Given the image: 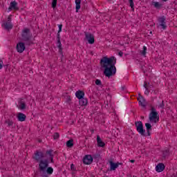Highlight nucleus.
I'll return each instance as SVG.
<instances>
[{
    "mask_svg": "<svg viewBox=\"0 0 177 177\" xmlns=\"http://www.w3.org/2000/svg\"><path fill=\"white\" fill-rule=\"evenodd\" d=\"M165 169V165L163 163H159L156 167V172H162Z\"/></svg>",
    "mask_w": 177,
    "mask_h": 177,
    "instance_id": "f8f14e48",
    "label": "nucleus"
},
{
    "mask_svg": "<svg viewBox=\"0 0 177 177\" xmlns=\"http://www.w3.org/2000/svg\"><path fill=\"white\" fill-rule=\"evenodd\" d=\"M5 124H7L8 127H13V121L10 120H6Z\"/></svg>",
    "mask_w": 177,
    "mask_h": 177,
    "instance_id": "a878e982",
    "label": "nucleus"
},
{
    "mask_svg": "<svg viewBox=\"0 0 177 177\" xmlns=\"http://www.w3.org/2000/svg\"><path fill=\"white\" fill-rule=\"evenodd\" d=\"M147 132L148 133V136H150V130H147Z\"/></svg>",
    "mask_w": 177,
    "mask_h": 177,
    "instance_id": "a19ab883",
    "label": "nucleus"
},
{
    "mask_svg": "<svg viewBox=\"0 0 177 177\" xmlns=\"http://www.w3.org/2000/svg\"><path fill=\"white\" fill-rule=\"evenodd\" d=\"M142 70H143V71H144V73H145V68H143V66H142Z\"/></svg>",
    "mask_w": 177,
    "mask_h": 177,
    "instance_id": "49530a36",
    "label": "nucleus"
},
{
    "mask_svg": "<svg viewBox=\"0 0 177 177\" xmlns=\"http://www.w3.org/2000/svg\"><path fill=\"white\" fill-rule=\"evenodd\" d=\"M150 93V91H149V89L146 90L145 95H149Z\"/></svg>",
    "mask_w": 177,
    "mask_h": 177,
    "instance_id": "ea45409f",
    "label": "nucleus"
},
{
    "mask_svg": "<svg viewBox=\"0 0 177 177\" xmlns=\"http://www.w3.org/2000/svg\"><path fill=\"white\" fill-rule=\"evenodd\" d=\"M115 63H117V59L115 57H103L100 60V65L104 70V75L105 77H112V75H115L117 73V68H115Z\"/></svg>",
    "mask_w": 177,
    "mask_h": 177,
    "instance_id": "f257e3e1",
    "label": "nucleus"
},
{
    "mask_svg": "<svg viewBox=\"0 0 177 177\" xmlns=\"http://www.w3.org/2000/svg\"><path fill=\"white\" fill-rule=\"evenodd\" d=\"M5 30H12L13 28V25L12 24V22H6L3 24Z\"/></svg>",
    "mask_w": 177,
    "mask_h": 177,
    "instance_id": "a211bd4d",
    "label": "nucleus"
},
{
    "mask_svg": "<svg viewBox=\"0 0 177 177\" xmlns=\"http://www.w3.org/2000/svg\"><path fill=\"white\" fill-rule=\"evenodd\" d=\"M71 169L72 171H75V166L74 165V164L71 165Z\"/></svg>",
    "mask_w": 177,
    "mask_h": 177,
    "instance_id": "e433bc0d",
    "label": "nucleus"
},
{
    "mask_svg": "<svg viewBox=\"0 0 177 177\" xmlns=\"http://www.w3.org/2000/svg\"><path fill=\"white\" fill-rule=\"evenodd\" d=\"M79 103L80 106H86L88 104V100L83 97V98L79 100Z\"/></svg>",
    "mask_w": 177,
    "mask_h": 177,
    "instance_id": "aec40b11",
    "label": "nucleus"
},
{
    "mask_svg": "<svg viewBox=\"0 0 177 177\" xmlns=\"http://www.w3.org/2000/svg\"><path fill=\"white\" fill-rule=\"evenodd\" d=\"M76 12H78L81 9V0H75Z\"/></svg>",
    "mask_w": 177,
    "mask_h": 177,
    "instance_id": "5701e85b",
    "label": "nucleus"
},
{
    "mask_svg": "<svg viewBox=\"0 0 177 177\" xmlns=\"http://www.w3.org/2000/svg\"><path fill=\"white\" fill-rule=\"evenodd\" d=\"M146 50H147V48L146 46L143 47V50L140 51L141 55H142V56H146Z\"/></svg>",
    "mask_w": 177,
    "mask_h": 177,
    "instance_id": "cd10ccee",
    "label": "nucleus"
},
{
    "mask_svg": "<svg viewBox=\"0 0 177 177\" xmlns=\"http://www.w3.org/2000/svg\"><path fill=\"white\" fill-rule=\"evenodd\" d=\"M26 102L20 100L19 101V106H18V109H19V110H26Z\"/></svg>",
    "mask_w": 177,
    "mask_h": 177,
    "instance_id": "412c9836",
    "label": "nucleus"
},
{
    "mask_svg": "<svg viewBox=\"0 0 177 177\" xmlns=\"http://www.w3.org/2000/svg\"><path fill=\"white\" fill-rule=\"evenodd\" d=\"M145 127L147 128V131H150L151 129V124L150 123H146Z\"/></svg>",
    "mask_w": 177,
    "mask_h": 177,
    "instance_id": "7c9ffc66",
    "label": "nucleus"
},
{
    "mask_svg": "<svg viewBox=\"0 0 177 177\" xmlns=\"http://www.w3.org/2000/svg\"><path fill=\"white\" fill-rule=\"evenodd\" d=\"M57 44H58L57 48H59V52L60 55L63 56V48H62V41H60V34H57Z\"/></svg>",
    "mask_w": 177,
    "mask_h": 177,
    "instance_id": "9d476101",
    "label": "nucleus"
},
{
    "mask_svg": "<svg viewBox=\"0 0 177 177\" xmlns=\"http://www.w3.org/2000/svg\"><path fill=\"white\" fill-rule=\"evenodd\" d=\"M9 10H12V9H14V10H19V8L17 7V2L16 1H12L10 3Z\"/></svg>",
    "mask_w": 177,
    "mask_h": 177,
    "instance_id": "2eb2a0df",
    "label": "nucleus"
},
{
    "mask_svg": "<svg viewBox=\"0 0 177 177\" xmlns=\"http://www.w3.org/2000/svg\"><path fill=\"white\" fill-rule=\"evenodd\" d=\"M17 118L18 119V121L23 122L24 121H26V118H27V116H26L24 113H18Z\"/></svg>",
    "mask_w": 177,
    "mask_h": 177,
    "instance_id": "ddd939ff",
    "label": "nucleus"
},
{
    "mask_svg": "<svg viewBox=\"0 0 177 177\" xmlns=\"http://www.w3.org/2000/svg\"><path fill=\"white\" fill-rule=\"evenodd\" d=\"M153 6L156 8V9H161V6H162V4L157 2V1H153Z\"/></svg>",
    "mask_w": 177,
    "mask_h": 177,
    "instance_id": "b1692460",
    "label": "nucleus"
},
{
    "mask_svg": "<svg viewBox=\"0 0 177 177\" xmlns=\"http://www.w3.org/2000/svg\"><path fill=\"white\" fill-rule=\"evenodd\" d=\"M130 162H135V160H131Z\"/></svg>",
    "mask_w": 177,
    "mask_h": 177,
    "instance_id": "a18cd8bd",
    "label": "nucleus"
},
{
    "mask_svg": "<svg viewBox=\"0 0 177 177\" xmlns=\"http://www.w3.org/2000/svg\"><path fill=\"white\" fill-rule=\"evenodd\" d=\"M63 27V25L60 24L59 25V30L57 34H60L62 32V28Z\"/></svg>",
    "mask_w": 177,
    "mask_h": 177,
    "instance_id": "72a5a7b5",
    "label": "nucleus"
},
{
    "mask_svg": "<svg viewBox=\"0 0 177 177\" xmlns=\"http://www.w3.org/2000/svg\"><path fill=\"white\" fill-rule=\"evenodd\" d=\"M53 138L55 140H56V139H57L58 138H60V135L59 134V133H55L53 135Z\"/></svg>",
    "mask_w": 177,
    "mask_h": 177,
    "instance_id": "2f4dec72",
    "label": "nucleus"
},
{
    "mask_svg": "<svg viewBox=\"0 0 177 177\" xmlns=\"http://www.w3.org/2000/svg\"><path fill=\"white\" fill-rule=\"evenodd\" d=\"M84 35L88 44H90L91 45H93V44H95V36H93L92 33L84 32Z\"/></svg>",
    "mask_w": 177,
    "mask_h": 177,
    "instance_id": "0eeeda50",
    "label": "nucleus"
},
{
    "mask_svg": "<svg viewBox=\"0 0 177 177\" xmlns=\"http://www.w3.org/2000/svg\"><path fill=\"white\" fill-rule=\"evenodd\" d=\"M66 146L67 147L71 148L73 146H74V140L71 139L66 142Z\"/></svg>",
    "mask_w": 177,
    "mask_h": 177,
    "instance_id": "4be33fe9",
    "label": "nucleus"
},
{
    "mask_svg": "<svg viewBox=\"0 0 177 177\" xmlns=\"http://www.w3.org/2000/svg\"><path fill=\"white\" fill-rule=\"evenodd\" d=\"M45 157V154L42 151H36L32 158L37 162L41 164V161H45V160H42Z\"/></svg>",
    "mask_w": 177,
    "mask_h": 177,
    "instance_id": "423d86ee",
    "label": "nucleus"
},
{
    "mask_svg": "<svg viewBox=\"0 0 177 177\" xmlns=\"http://www.w3.org/2000/svg\"><path fill=\"white\" fill-rule=\"evenodd\" d=\"M93 161V158H92V156L91 155H86L83 159L84 164H86V165H89V164H92Z\"/></svg>",
    "mask_w": 177,
    "mask_h": 177,
    "instance_id": "1a4fd4ad",
    "label": "nucleus"
},
{
    "mask_svg": "<svg viewBox=\"0 0 177 177\" xmlns=\"http://www.w3.org/2000/svg\"><path fill=\"white\" fill-rule=\"evenodd\" d=\"M95 85H98V86L102 85V81H100V80H99V79H97L95 80Z\"/></svg>",
    "mask_w": 177,
    "mask_h": 177,
    "instance_id": "473e14b6",
    "label": "nucleus"
},
{
    "mask_svg": "<svg viewBox=\"0 0 177 177\" xmlns=\"http://www.w3.org/2000/svg\"><path fill=\"white\" fill-rule=\"evenodd\" d=\"M149 118L150 122H153L154 124H157V122L160 121V116L154 106H151V112L149 113Z\"/></svg>",
    "mask_w": 177,
    "mask_h": 177,
    "instance_id": "20e7f679",
    "label": "nucleus"
},
{
    "mask_svg": "<svg viewBox=\"0 0 177 177\" xmlns=\"http://www.w3.org/2000/svg\"><path fill=\"white\" fill-rule=\"evenodd\" d=\"M48 167H49V160L46 159L40 161L38 171L40 176L48 177V174L52 175V174H53V168Z\"/></svg>",
    "mask_w": 177,
    "mask_h": 177,
    "instance_id": "f03ea898",
    "label": "nucleus"
},
{
    "mask_svg": "<svg viewBox=\"0 0 177 177\" xmlns=\"http://www.w3.org/2000/svg\"><path fill=\"white\" fill-rule=\"evenodd\" d=\"M144 88L147 91L149 89V85L147 84V82H145L144 83Z\"/></svg>",
    "mask_w": 177,
    "mask_h": 177,
    "instance_id": "f704fd0d",
    "label": "nucleus"
},
{
    "mask_svg": "<svg viewBox=\"0 0 177 177\" xmlns=\"http://www.w3.org/2000/svg\"><path fill=\"white\" fill-rule=\"evenodd\" d=\"M122 91H124V89H125V87H122Z\"/></svg>",
    "mask_w": 177,
    "mask_h": 177,
    "instance_id": "09e8293b",
    "label": "nucleus"
},
{
    "mask_svg": "<svg viewBox=\"0 0 177 177\" xmlns=\"http://www.w3.org/2000/svg\"><path fill=\"white\" fill-rule=\"evenodd\" d=\"M68 102H71V98L70 97V96L68 97Z\"/></svg>",
    "mask_w": 177,
    "mask_h": 177,
    "instance_id": "79ce46f5",
    "label": "nucleus"
},
{
    "mask_svg": "<svg viewBox=\"0 0 177 177\" xmlns=\"http://www.w3.org/2000/svg\"><path fill=\"white\" fill-rule=\"evenodd\" d=\"M91 132L93 133V130H92Z\"/></svg>",
    "mask_w": 177,
    "mask_h": 177,
    "instance_id": "603ef678",
    "label": "nucleus"
},
{
    "mask_svg": "<svg viewBox=\"0 0 177 177\" xmlns=\"http://www.w3.org/2000/svg\"><path fill=\"white\" fill-rule=\"evenodd\" d=\"M109 164L111 165V171H115V169L118 168V165H122V163H114L111 160L109 161Z\"/></svg>",
    "mask_w": 177,
    "mask_h": 177,
    "instance_id": "4468645a",
    "label": "nucleus"
},
{
    "mask_svg": "<svg viewBox=\"0 0 177 177\" xmlns=\"http://www.w3.org/2000/svg\"><path fill=\"white\" fill-rule=\"evenodd\" d=\"M129 2L130 3V7L131 8L133 12L135 10V8H133L134 4H133V0H129Z\"/></svg>",
    "mask_w": 177,
    "mask_h": 177,
    "instance_id": "c85d7f7f",
    "label": "nucleus"
},
{
    "mask_svg": "<svg viewBox=\"0 0 177 177\" xmlns=\"http://www.w3.org/2000/svg\"><path fill=\"white\" fill-rule=\"evenodd\" d=\"M7 23H12V15H10L8 17V21Z\"/></svg>",
    "mask_w": 177,
    "mask_h": 177,
    "instance_id": "c9c22d12",
    "label": "nucleus"
},
{
    "mask_svg": "<svg viewBox=\"0 0 177 177\" xmlns=\"http://www.w3.org/2000/svg\"><path fill=\"white\" fill-rule=\"evenodd\" d=\"M17 52L19 53H23L26 50V45L23 42H19L17 44Z\"/></svg>",
    "mask_w": 177,
    "mask_h": 177,
    "instance_id": "6e6552de",
    "label": "nucleus"
},
{
    "mask_svg": "<svg viewBox=\"0 0 177 177\" xmlns=\"http://www.w3.org/2000/svg\"><path fill=\"white\" fill-rule=\"evenodd\" d=\"M22 41L26 42V45H31L32 42L31 41V38H32V35L29 28H24L22 31Z\"/></svg>",
    "mask_w": 177,
    "mask_h": 177,
    "instance_id": "7ed1b4c3",
    "label": "nucleus"
},
{
    "mask_svg": "<svg viewBox=\"0 0 177 177\" xmlns=\"http://www.w3.org/2000/svg\"><path fill=\"white\" fill-rule=\"evenodd\" d=\"M141 118H142V120H145V116H142Z\"/></svg>",
    "mask_w": 177,
    "mask_h": 177,
    "instance_id": "de8ad7c7",
    "label": "nucleus"
},
{
    "mask_svg": "<svg viewBox=\"0 0 177 177\" xmlns=\"http://www.w3.org/2000/svg\"><path fill=\"white\" fill-rule=\"evenodd\" d=\"M136 127L138 133L142 136H146V130L143 129V123L142 121H138L135 122Z\"/></svg>",
    "mask_w": 177,
    "mask_h": 177,
    "instance_id": "39448f33",
    "label": "nucleus"
},
{
    "mask_svg": "<svg viewBox=\"0 0 177 177\" xmlns=\"http://www.w3.org/2000/svg\"><path fill=\"white\" fill-rule=\"evenodd\" d=\"M162 1H164L165 2H167V1H168V0H162Z\"/></svg>",
    "mask_w": 177,
    "mask_h": 177,
    "instance_id": "8fccbe9b",
    "label": "nucleus"
},
{
    "mask_svg": "<svg viewBox=\"0 0 177 177\" xmlns=\"http://www.w3.org/2000/svg\"><path fill=\"white\" fill-rule=\"evenodd\" d=\"M2 68V64L0 63V70Z\"/></svg>",
    "mask_w": 177,
    "mask_h": 177,
    "instance_id": "c03bdc74",
    "label": "nucleus"
},
{
    "mask_svg": "<svg viewBox=\"0 0 177 177\" xmlns=\"http://www.w3.org/2000/svg\"><path fill=\"white\" fill-rule=\"evenodd\" d=\"M159 22L160 23V26L163 30L167 28V25H165V18L164 17L159 19Z\"/></svg>",
    "mask_w": 177,
    "mask_h": 177,
    "instance_id": "f3484780",
    "label": "nucleus"
},
{
    "mask_svg": "<svg viewBox=\"0 0 177 177\" xmlns=\"http://www.w3.org/2000/svg\"><path fill=\"white\" fill-rule=\"evenodd\" d=\"M164 101H162V103L159 104L158 107H160V109H164Z\"/></svg>",
    "mask_w": 177,
    "mask_h": 177,
    "instance_id": "4c0bfd02",
    "label": "nucleus"
},
{
    "mask_svg": "<svg viewBox=\"0 0 177 177\" xmlns=\"http://www.w3.org/2000/svg\"><path fill=\"white\" fill-rule=\"evenodd\" d=\"M85 95V93H84V91H77L75 93V96L76 97H77V99H82L84 97V96Z\"/></svg>",
    "mask_w": 177,
    "mask_h": 177,
    "instance_id": "6ab92c4d",
    "label": "nucleus"
},
{
    "mask_svg": "<svg viewBox=\"0 0 177 177\" xmlns=\"http://www.w3.org/2000/svg\"><path fill=\"white\" fill-rule=\"evenodd\" d=\"M118 55L119 56L122 57V55H124V53L122 51H120L119 52Z\"/></svg>",
    "mask_w": 177,
    "mask_h": 177,
    "instance_id": "58836bf2",
    "label": "nucleus"
},
{
    "mask_svg": "<svg viewBox=\"0 0 177 177\" xmlns=\"http://www.w3.org/2000/svg\"><path fill=\"white\" fill-rule=\"evenodd\" d=\"M53 152V150H52V149L46 151V154H48V156H50V158L51 160V162H53V155H52Z\"/></svg>",
    "mask_w": 177,
    "mask_h": 177,
    "instance_id": "393cba45",
    "label": "nucleus"
},
{
    "mask_svg": "<svg viewBox=\"0 0 177 177\" xmlns=\"http://www.w3.org/2000/svg\"><path fill=\"white\" fill-rule=\"evenodd\" d=\"M97 143L98 147H104L106 144L102 140L100 136H97Z\"/></svg>",
    "mask_w": 177,
    "mask_h": 177,
    "instance_id": "dca6fc26",
    "label": "nucleus"
},
{
    "mask_svg": "<svg viewBox=\"0 0 177 177\" xmlns=\"http://www.w3.org/2000/svg\"><path fill=\"white\" fill-rule=\"evenodd\" d=\"M39 143H41V142H42V140H39Z\"/></svg>",
    "mask_w": 177,
    "mask_h": 177,
    "instance_id": "3c124183",
    "label": "nucleus"
},
{
    "mask_svg": "<svg viewBox=\"0 0 177 177\" xmlns=\"http://www.w3.org/2000/svg\"><path fill=\"white\" fill-rule=\"evenodd\" d=\"M56 5H57V0H53L52 8L53 9H55V8H56Z\"/></svg>",
    "mask_w": 177,
    "mask_h": 177,
    "instance_id": "c756f323",
    "label": "nucleus"
},
{
    "mask_svg": "<svg viewBox=\"0 0 177 177\" xmlns=\"http://www.w3.org/2000/svg\"><path fill=\"white\" fill-rule=\"evenodd\" d=\"M172 176L176 177L177 176V174H173Z\"/></svg>",
    "mask_w": 177,
    "mask_h": 177,
    "instance_id": "37998d69",
    "label": "nucleus"
},
{
    "mask_svg": "<svg viewBox=\"0 0 177 177\" xmlns=\"http://www.w3.org/2000/svg\"><path fill=\"white\" fill-rule=\"evenodd\" d=\"M151 33H152V32L151 31V32H150V34H151Z\"/></svg>",
    "mask_w": 177,
    "mask_h": 177,
    "instance_id": "864d4df0",
    "label": "nucleus"
},
{
    "mask_svg": "<svg viewBox=\"0 0 177 177\" xmlns=\"http://www.w3.org/2000/svg\"><path fill=\"white\" fill-rule=\"evenodd\" d=\"M169 156V150L166 149L163 151V158H165Z\"/></svg>",
    "mask_w": 177,
    "mask_h": 177,
    "instance_id": "bb28decb",
    "label": "nucleus"
},
{
    "mask_svg": "<svg viewBox=\"0 0 177 177\" xmlns=\"http://www.w3.org/2000/svg\"><path fill=\"white\" fill-rule=\"evenodd\" d=\"M138 100L140 106H142V107H146V104H147L146 100L145 99V97H143V96L140 95V94H139Z\"/></svg>",
    "mask_w": 177,
    "mask_h": 177,
    "instance_id": "9b49d317",
    "label": "nucleus"
}]
</instances>
